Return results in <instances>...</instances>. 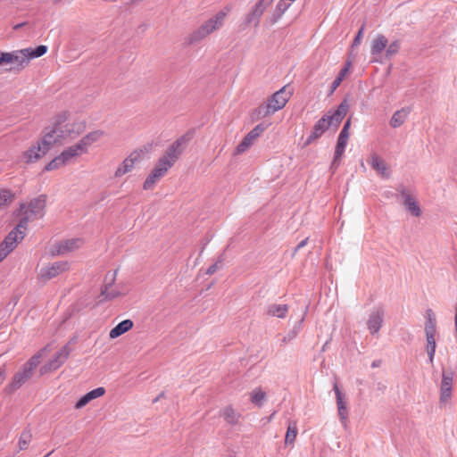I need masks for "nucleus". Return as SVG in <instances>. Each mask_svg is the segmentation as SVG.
<instances>
[{
	"label": "nucleus",
	"instance_id": "obj_32",
	"mask_svg": "<svg viewBox=\"0 0 457 457\" xmlns=\"http://www.w3.org/2000/svg\"><path fill=\"white\" fill-rule=\"evenodd\" d=\"M428 318L425 323V334L426 336L436 335V319L433 317V312L431 310L427 312Z\"/></svg>",
	"mask_w": 457,
	"mask_h": 457
},
{
	"label": "nucleus",
	"instance_id": "obj_15",
	"mask_svg": "<svg viewBox=\"0 0 457 457\" xmlns=\"http://www.w3.org/2000/svg\"><path fill=\"white\" fill-rule=\"evenodd\" d=\"M45 207V195H40L37 198H34L29 204H21V210L26 208L30 212V215H34L36 218H41L44 215Z\"/></svg>",
	"mask_w": 457,
	"mask_h": 457
},
{
	"label": "nucleus",
	"instance_id": "obj_12",
	"mask_svg": "<svg viewBox=\"0 0 457 457\" xmlns=\"http://www.w3.org/2000/svg\"><path fill=\"white\" fill-rule=\"evenodd\" d=\"M82 240L71 238L57 243L52 249V255H63L80 247Z\"/></svg>",
	"mask_w": 457,
	"mask_h": 457
},
{
	"label": "nucleus",
	"instance_id": "obj_9",
	"mask_svg": "<svg viewBox=\"0 0 457 457\" xmlns=\"http://www.w3.org/2000/svg\"><path fill=\"white\" fill-rule=\"evenodd\" d=\"M71 349L68 345L62 346L49 361L41 368V372L45 373L50 370H55L60 368L70 355Z\"/></svg>",
	"mask_w": 457,
	"mask_h": 457
},
{
	"label": "nucleus",
	"instance_id": "obj_50",
	"mask_svg": "<svg viewBox=\"0 0 457 457\" xmlns=\"http://www.w3.org/2000/svg\"><path fill=\"white\" fill-rule=\"evenodd\" d=\"M363 30H364V26L362 25L353 39V46H357L361 43V40L362 35H363Z\"/></svg>",
	"mask_w": 457,
	"mask_h": 457
},
{
	"label": "nucleus",
	"instance_id": "obj_44",
	"mask_svg": "<svg viewBox=\"0 0 457 457\" xmlns=\"http://www.w3.org/2000/svg\"><path fill=\"white\" fill-rule=\"evenodd\" d=\"M297 333H298L297 328H294L292 330H290L281 339V345H287V344L290 343L292 340H294L296 337Z\"/></svg>",
	"mask_w": 457,
	"mask_h": 457
},
{
	"label": "nucleus",
	"instance_id": "obj_3",
	"mask_svg": "<svg viewBox=\"0 0 457 457\" xmlns=\"http://www.w3.org/2000/svg\"><path fill=\"white\" fill-rule=\"evenodd\" d=\"M348 104L346 100L343 101L337 108L331 113L328 112L320 118L314 125L312 133L307 138L306 144L319 138L328 128H337L348 112Z\"/></svg>",
	"mask_w": 457,
	"mask_h": 457
},
{
	"label": "nucleus",
	"instance_id": "obj_6",
	"mask_svg": "<svg viewBox=\"0 0 457 457\" xmlns=\"http://www.w3.org/2000/svg\"><path fill=\"white\" fill-rule=\"evenodd\" d=\"M351 121L350 120H346L344 124L342 130L339 133L336 149L334 159L331 163V169L336 170L339 163L343 154L345 153V146L347 145L348 137H349V129H350Z\"/></svg>",
	"mask_w": 457,
	"mask_h": 457
},
{
	"label": "nucleus",
	"instance_id": "obj_30",
	"mask_svg": "<svg viewBox=\"0 0 457 457\" xmlns=\"http://www.w3.org/2000/svg\"><path fill=\"white\" fill-rule=\"evenodd\" d=\"M255 137L248 132L240 144L236 148V154H241L245 153L255 141Z\"/></svg>",
	"mask_w": 457,
	"mask_h": 457
},
{
	"label": "nucleus",
	"instance_id": "obj_48",
	"mask_svg": "<svg viewBox=\"0 0 457 457\" xmlns=\"http://www.w3.org/2000/svg\"><path fill=\"white\" fill-rule=\"evenodd\" d=\"M221 267H222V261L218 260L215 263H213L207 269L206 273L209 275H212L214 272H216L218 270H220Z\"/></svg>",
	"mask_w": 457,
	"mask_h": 457
},
{
	"label": "nucleus",
	"instance_id": "obj_1",
	"mask_svg": "<svg viewBox=\"0 0 457 457\" xmlns=\"http://www.w3.org/2000/svg\"><path fill=\"white\" fill-rule=\"evenodd\" d=\"M84 128V124L80 121L71 122L67 112L56 115L51 124L45 129L40 143L26 152L27 162L37 161L55 144H62L66 140L74 139L81 134Z\"/></svg>",
	"mask_w": 457,
	"mask_h": 457
},
{
	"label": "nucleus",
	"instance_id": "obj_47",
	"mask_svg": "<svg viewBox=\"0 0 457 457\" xmlns=\"http://www.w3.org/2000/svg\"><path fill=\"white\" fill-rule=\"evenodd\" d=\"M337 411H338L339 419H340L343 426L346 427V421H347V419H348V410H347V407L337 408Z\"/></svg>",
	"mask_w": 457,
	"mask_h": 457
},
{
	"label": "nucleus",
	"instance_id": "obj_39",
	"mask_svg": "<svg viewBox=\"0 0 457 457\" xmlns=\"http://www.w3.org/2000/svg\"><path fill=\"white\" fill-rule=\"evenodd\" d=\"M333 390L336 394V399H337V408L340 407H346V402L345 400L344 394L340 391L338 386L337 383L334 384Z\"/></svg>",
	"mask_w": 457,
	"mask_h": 457
},
{
	"label": "nucleus",
	"instance_id": "obj_8",
	"mask_svg": "<svg viewBox=\"0 0 457 457\" xmlns=\"http://www.w3.org/2000/svg\"><path fill=\"white\" fill-rule=\"evenodd\" d=\"M145 151L143 149H138V150L132 152L122 162V163L117 168V170H115L114 176L116 178H120V177L125 175L126 173L131 171L132 169L134 168L135 164L139 162L142 160L143 155L145 154Z\"/></svg>",
	"mask_w": 457,
	"mask_h": 457
},
{
	"label": "nucleus",
	"instance_id": "obj_5",
	"mask_svg": "<svg viewBox=\"0 0 457 457\" xmlns=\"http://www.w3.org/2000/svg\"><path fill=\"white\" fill-rule=\"evenodd\" d=\"M290 94L286 91V87H283L275 92L268 100L267 105L261 108L260 112L264 115H269L281 110L288 102Z\"/></svg>",
	"mask_w": 457,
	"mask_h": 457
},
{
	"label": "nucleus",
	"instance_id": "obj_51",
	"mask_svg": "<svg viewBox=\"0 0 457 457\" xmlns=\"http://www.w3.org/2000/svg\"><path fill=\"white\" fill-rule=\"evenodd\" d=\"M307 241H308V237H306L305 239L302 240L297 245L296 247L295 248V252H297L298 250H300L301 248H303V246L306 245L307 244Z\"/></svg>",
	"mask_w": 457,
	"mask_h": 457
},
{
	"label": "nucleus",
	"instance_id": "obj_56",
	"mask_svg": "<svg viewBox=\"0 0 457 457\" xmlns=\"http://www.w3.org/2000/svg\"><path fill=\"white\" fill-rule=\"evenodd\" d=\"M162 396H163V393L160 394V395H158L153 402L156 403Z\"/></svg>",
	"mask_w": 457,
	"mask_h": 457
},
{
	"label": "nucleus",
	"instance_id": "obj_38",
	"mask_svg": "<svg viewBox=\"0 0 457 457\" xmlns=\"http://www.w3.org/2000/svg\"><path fill=\"white\" fill-rule=\"evenodd\" d=\"M65 162L62 158L61 154L54 158L46 166V170H54L63 165H65Z\"/></svg>",
	"mask_w": 457,
	"mask_h": 457
},
{
	"label": "nucleus",
	"instance_id": "obj_58",
	"mask_svg": "<svg viewBox=\"0 0 457 457\" xmlns=\"http://www.w3.org/2000/svg\"><path fill=\"white\" fill-rule=\"evenodd\" d=\"M53 451L47 453L45 457H49L52 454Z\"/></svg>",
	"mask_w": 457,
	"mask_h": 457
},
{
	"label": "nucleus",
	"instance_id": "obj_55",
	"mask_svg": "<svg viewBox=\"0 0 457 457\" xmlns=\"http://www.w3.org/2000/svg\"><path fill=\"white\" fill-rule=\"evenodd\" d=\"M380 365V361H374L371 364L372 368H377Z\"/></svg>",
	"mask_w": 457,
	"mask_h": 457
},
{
	"label": "nucleus",
	"instance_id": "obj_28",
	"mask_svg": "<svg viewBox=\"0 0 457 457\" xmlns=\"http://www.w3.org/2000/svg\"><path fill=\"white\" fill-rule=\"evenodd\" d=\"M229 12V8L226 7L220 12H218L216 14H214L212 17H211L208 21L210 23L212 24L214 29L216 30L220 29L225 22V20L228 16V13Z\"/></svg>",
	"mask_w": 457,
	"mask_h": 457
},
{
	"label": "nucleus",
	"instance_id": "obj_17",
	"mask_svg": "<svg viewBox=\"0 0 457 457\" xmlns=\"http://www.w3.org/2000/svg\"><path fill=\"white\" fill-rule=\"evenodd\" d=\"M214 31H216V29L207 20L190 35L189 41L190 43L200 41Z\"/></svg>",
	"mask_w": 457,
	"mask_h": 457
},
{
	"label": "nucleus",
	"instance_id": "obj_45",
	"mask_svg": "<svg viewBox=\"0 0 457 457\" xmlns=\"http://www.w3.org/2000/svg\"><path fill=\"white\" fill-rule=\"evenodd\" d=\"M435 337H436V335L426 336V339H427L426 351L427 352H430V351L436 352V343Z\"/></svg>",
	"mask_w": 457,
	"mask_h": 457
},
{
	"label": "nucleus",
	"instance_id": "obj_2",
	"mask_svg": "<svg viewBox=\"0 0 457 457\" xmlns=\"http://www.w3.org/2000/svg\"><path fill=\"white\" fill-rule=\"evenodd\" d=\"M17 215L21 216L17 226L0 244V262H2L16 247L17 244L24 238L29 223L37 219L36 216L30 215V212L26 208L21 210V204L20 205Z\"/></svg>",
	"mask_w": 457,
	"mask_h": 457
},
{
	"label": "nucleus",
	"instance_id": "obj_42",
	"mask_svg": "<svg viewBox=\"0 0 457 457\" xmlns=\"http://www.w3.org/2000/svg\"><path fill=\"white\" fill-rule=\"evenodd\" d=\"M400 49V43L394 41L386 47V54L387 57H391L395 54Z\"/></svg>",
	"mask_w": 457,
	"mask_h": 457
},
{
	"label": "nucleus",
	"instance_id": "obj_29",
	"mask_svg": "<svg viewBox=\"0 0 457 457\" xmlns=\"http://www.w3.org/2000/svg\"><path fill=\"white\" fill-rule=\"evenodd\" d=\"M163 176L164 175L162 174L161 172H159V170H156L153 169V170L147 176V178L145 179V180L144 182V185H143L144 189L145 190L151 189L156 184V182L160 179H162Z\"/></svg>",
	"mask_w": 457,
	"mask_h": 457
},
{
	"label": "nucleus",
	"instance_id": "obj_18",
	"mask_svg": "<svg viewBox=\"0 0 457 457\" xmlns=\"http://www.w3.org/2000/svg\"><path fill=\"white\" fill-rule=\"evenodd\" d=\"M371 167L383 178L388 179L390 177V171L387 164L376 154H373L370 157Z\"/></svg>",
	"mask_w": 457,
	"mask_h": 457
},
{
	"label": "nucleus",
	"instance_id": "obj_26",
	"mask_svg": "<svg viewBox=\"0 0 457 457\" xmlns=\"http://www.w3.org/2000/svg\"><path fill=\"white\" fill-rule=\"evenodd\" d=\"M288 312V306L287 304H276L272 303L267 307V314L272 317L283 319L286 317Z\"/></svg>",
	"mask_w": 457,
	"mask_h": 457
},
{
	"label": "nucleus",
	"instance_id": "obj_14",
	"mask_svg": "<svg viewBox=\"0 0 457 457\" xmlns=\"http://www.w3.org/2000/svg\"><path fill=\"white\" fill-rule=\"evenodd\" d=\"M453 381V373L452 371H443L442 381L440 386V401L447 402L452 395V387Z\"/></svg>",
	"mask_w": 457,
	"mask_h": 457
},
{
	"label": "nucleus",
	"instance_id": "obj_37",
	"mask_svg": "<svg viewBox=\"0 0 457 457\" xmlns=\"http://www.w3.org/2000/svg\"><path fill=\"white\" fill-rule=\"evenodd\" d=\"M265 400V393L260 389L254 390L251 395V401L255 405L261 407Z\"/></svg>",
	"mask_w": 457,
	"mask_h": 457
},
{
	"label": "nucleus",
	"instance_id": "obj_46",
	"mask_svg": "<svg viewBox=\"0 0 457 457\" xmlns=\"http://www.w3.org/2000/svg\"><path fill=\"white\" fill-rule=\"evenodd\" d=\"M268 125L264 124V123H260L258 125H256L251 131L250 133L255 137V139H257V137H259L261 136V134L262 132H264V130L267 129Z\"/></svg>",
	"mask_w": 457,
	"mask_h": 457
},
{
	"label": "nucleus",
	"instance_id": "obj_4",
	"mask_svg": "<svg viewBox=\"0 0 457 457\" xmlns=\"http://www.w3.org/2000/svg\"><path fill=\"white\" fill-rule=\"evenodd\" d=\"M187 136H182L178 138L172 145H170L165 154L159 158L157 163L154 166V170H159L162 174L165 175L169 169H170L174 163L179 160V156L183 153L184 146L187 142Z\"/></svg>",
	"mask_w": 457,
	"mask_h": 457
},
{
	"label": "nucleus",
	"instance_id": "obj_40",
	"mask_svg": "<svg viewBox=\"0 0 457 457\" xmlns=\"http://www.w3.org/2000/svg\"><path fill=\"white\" fill-rule=\"evenodd\" d=\"M297 429L295 426H289L287 430L285 443L293 444L296 438Z\"/></svg>",
	"mask_w": 457,
	"mask_h": 457
},
{
	"label": "nucleus",
	"instance_id": "obj_10",
	"mask_svg": "<svg viewBox=\"0 0 457 457\" xmlns=\"http://www.w3.org/2000/svg\"><path fill=\"white\" fill-rule=\"evenodd\" d=\"M397 192L403 198V204L405 209L413 216L420 217L421 214V210L415 200V198L407 191L404 186L400 185L397 187Z\"/></svg>",
	"mask_w": 457,
	"mask_h": 457
},
{
	"label": "nucleus",
	"instance_id": "obj_21",
	"mask_svg": "<svg viewBox=\"0 0 457 457\" xmlns=\"http://www.w3.org/2000/svg\"><path fill=\"white\" fill-rule=\"evenodd\" d=\"M104 132L103 130H95L88 134H87L85 137H83L79 144L81 145L83 150L85 152L87 151L88 147L95 142H97L103 136Z\"/></svg>",
	"mask_w": 457,
	"mask_h": 457
},
{
	"label": "nucleus",
	"instance_id": "obj_20",
	"mask_svg": "<svg viewBox=\"0 0 457 457\" xmlns=\"http://www.w3.org/2000/svg\"><path fill=\"white\" fill-rule=\"evenodd\" d=\"M105 390L104 387L95 388L86 395H84L76 403L75 407L80 409L87 405L91 400L98 398L104 394Z\"/></svg>",
	"mask_w": 457,
	"mask_h": 457
},
{
	"label": "nucleus",
	"instance_id": "obj_23",
	"mask_svg": "<svg viewBox=\"0 0 457 457\" xmlns=\"http://www.w3.org/2000/svg\"><path fill=\"white\" fill-rule=\"evenodd\" d=\"M386 46H387L386 37L382 34L377 35V37L372 40V43H371V49H370L371 54L372 55L380 54L386 49Z\"/></svg>",
	"mask_w": 457,
	"mask_h": 457
},
{
	"label": "nucleus",
	"instance_id": "obj_22",
	"mask_svg": "<svg viewBox=\"0 0 457 457\" xmlns=\"http://www.w3.org/2000/svg\"><path fill=\"white\" fill-rule=\"evenodd\" d=\"M132 327L133 322L130 320H124L111 329L109 337L112 339L117 338L118 337L129 331Z\"/></svg>",
	"mask_w": 457,
	"mask_h": 457
},
{
	"label": "nucleus",
	"instance_id": "obj_25",
	"mask_svg": "<svg viewBox=\"0 0 457 457\" xmlns=\"http://www.w3.org/2000/svg\"><path fill=\"white\" fill-rule=\"evenodd\" d=\"M409 113V108H402L401 110L396 111L390 120V126L395 129L400 127L403 124Z\"/></svg>",
	"mask_w": 457,
	"mask_h": 457
},
{
	"label": "nucleus",
	"instance_id": "obj_57",
	"mask_svg": "<svg viewBox=\"0 0 457 457\" xmlns=\"http://www.w3.org/2000/svg\"><path fill=\"white\" fill-rule=\"evenodd\" d=\"M349 66H350V62H347V63L345 64V66L343 68V69H346V73L348 72Z\"/></svg>",
	"mask_w": 457,
	"mask_h": 457
},
{
	"label": "nucleus",
	"instance_id": "obj_16",
	"mask_svg": "<svg viewBox=\"0 0 457 457\" xmlns=\"http://www.w3.org/2000/svg\"><path fill=\"white\" fill-rule=\"evenodd\" d=\"M31 376L32 374H30L24 368H22V370L17 372L13 376L12 382L6 386V393L12 394V392L20 388Z\"/></svg>",
	"mask_w": 457,
	"mask_h": 457
},
{
	"label": "nucleus",
	"instance_id": "obj_36",
	"mask_svg": "<svg viewBox=\"0 0 457 457\" xmlns=\"http://www.w3.org/2000/svg\"><path fill=\"white\" fill-rule=\"evenodd\" d=\"M13 194L8 189L0 190V209H3L8 203L13 199Z\"/></svg>",
	"mask_w": 457,
	"mask_h": 457
},
{
	"label": "nucleus",
	"instance_id": "obj_7",
	"mask_svg": "<svg viewBox=\"0 0 457 457\" xmlns=\"http://www.w3.org/2000/svg\"><path fill=\"white\" fill-rule=\"evenodd\" d=\"M69 269L70 263L68 262H55L49 265L42 267L39 272V278L44 281H47L65 272Z\"/></svg>",
	"mask_w": 457,
	"mask_h": 457
},
{
	"label": "nucleus",
	"instance_id": "obj_53",
	"mask_svg": "<svg viewBox=\"0 0 457 457\" xmlns=\"http://www.w3.org/2000/svg\"><path fill=\"white\" fill-rule=\"evenodd\" d=\"M427 353L428 355V361H429V363L433 364L436 352L430 351V352H427Z\"/></svg>",
	"mask_w": 457,
	"mask_h": 457
},
{
	"label": "nucleus",
	"instance_id": "obj_33",
	"mask_svg": "<svg viewBox=\"0 0 457 457\" xmlns=\"http://www.w3.org/2000/svg\"><path fill=\"white\" fill-rule=\"evenodd\" d=\"M46 350V348L43 349L40 353H38L37 354H35L34 356H32L29 361L28 362H26L23 366V368L28 371L29 372L30 374H32V371L34 369H36L37 367V365L39 364L40 362V359L43 355V352H45Z\"/></svg>",
	"mask_w": 457,
	"mask_h": 457
},
{
	"label": "nucleus",
	"instance_id": "obj_31",
	"mask_svg": "<svg viewBox=\"0 0 457 457\" xmlns=\"http://www.w3.org/2000/svg\"><path fill=\"white\" fill-rule=\"evenodd\" d=\"M24 51L26 53L27 59L29 61L30 59L37 58L44 55L47 52V46L40 45L35 48H24Z\"/></svg>",
	"mask_w": 457,
	"mask_h": 457
},
{
	"label": "nucleus",
	"instance_id": "obj_27",
	"mask_svg": "<svg viewBox=\"0 0 457 457\" xmlns=\"http://www.w3.org/2000/svg\"><path fill=\"white\" fill-rule=\"evenodd\" d=\"M114 277L115 273L112 275L109 284L105 285L104 288H102L101 295L104 297V300H112L121 295L119 290L112 287Z\"/></svg>",
	"mask_w": 457,
	"mask_h": 457
},
{
	"label": "nucleus",
	"instance_id": "obj_54",
	"mask_svg": "<svg viewBox=\"0 0 457 457\" xmlns=\"http://www.w3.org/2000/svg\"><path fill=\"white\" fill-rule=\"evenodd\" d=\"M25 24H26L25 22L16 24V25L13 27V29L18 30V29H20L21 28H22Z\"/></svg>",
	"mask_w": 457,
	"mask_h": 457
},
{
	"label": "nucleus",
	"instance_id": "obj_41",
	"mask_svg": "<svg viewBox=\"0 0 457 457\" xmlns=\"http://www.w3.org/2000/svg\"><path fill=\"white\" fill-rule=\"evenodd\" d=\"M31 440V434L29 431H24L21 433L19 440L20 449H25Z\"/></svg>",
	"mask_w": 457,
	"mask_h": 457
},
{
	"label": "nucleus",
	"instance_id": "obj_11",
	"mask_svg": "<svg viewBox=\"0 0 457 457\" xmlns=\"http://www.w3.org/2000/svg\"><path fill=\"white\" fill-rule=\"evenodd\" d=\"M272 0H259L247 13L245 22L247 24H253L255 27L259 25L260 19L265 10L270 4Z\"/></svg>",
	"mask_w": 457,
	"mask_h": 457
},
{
	"label": "nucleus",
	"instance_id": "obj_13",
	"mask_svg": "<svg viewBox=\"0 0 457 457\" xmlns=\"http://www.w3.org/2000/svg\"><path fill=\"white\" fill-rule=\"evenodd\" d=\"M385 312L382 307H377L370 312L367 326L370 334H377L383 324Z\"/></svg>",
	"mask_w": 457,
	"mask_h": 457
},
{
	"label": "nucleus",
	"instance_id": "obj_34",
	"mask_svg": "<svg viewBox=\"0 0 457 457\" xmlns=\"http://www.w3.org/2000/svg\"><path fill=\"white\" fill-rule=\"evenodd\" d=\"M222 416L228 423L234 425L238 422L240 415L236 412L230 406H228L223 410Z\"/></svg>",
	"mask_w": 457,
	"mask_h": 457
},
{
	"label": "nucleus",
	"instance_id": "obj_49",
	"mask_svg": "<svg viewBox=\"0 0 457 457\" xmlns=\"http://www.w3.org/2000/svg\"><path fill=\"white\" fill-rule=\"evenodd\" d=\"M12 55L10 53L0 52V65L3 63H11Z\"/></svg>",
	"mask_w": 457,
	"mask_h": 457
},
{
	"label": "nucleus",
	"instance_id": "obj_35",
	"mask_svg": "<svg viewBox=\"0 0 457 457\" xmlns=\"http://www.w3.org/2000/svg\"><path fill=\"white\" fill-rule=\"evenodd\" d=\"M10 54L12 55L11 63L17 62L20 65H23L29 62L24 49L11 52Z\"/></svg>",
	"mask_w": 457,
	"mask_h": 457
},
{
	"label": "nucleus",
	"instance_id": "obj_52",
	"mask_svg": "<svg viewBox=\"0 0 457 457\" xmlns=\"http://www.w3.org/2000/svg\"><path fill=\"white\" fill-rule=\"evenodd\" d=\"M6 376L5 369L2 368L0 370V385L4 382Z\"/></svg>",
	"mask_w": 457,
	"mask_h": 457
},
{
	"label": "nucleus",
	"instance_id": "obj_43",
	"mask_svg": "<svg viewBox=\"0 0 457 457\" xmlns=\"http://www.w3.org/2000/svg\"><path fill=\"white\" fill-rule=\"evenodd\" d=\"M345 75L346 69H342L337 77L334 79V81L331 84V92L335 91L340 86Z\"/></svg>",
	"mask_w": 457,
	"mask_h": 457
},
{
	"label": "nucleus",
	"instance_id": "obj_59",
	"mask_svg": "<svg viewBox=\"0 0 457 457\" xmlns=\"http://www.w3.org/2000/svg\"><path fill=\"white\" fill-rule=\"evenodd\" d=\"M61 0H54V3H59Z\"/></svg>",
	"mask_w": 457,
	"mask_h": 457
},
{
	"label": "nucleus",
	"instance_id": "obj_24",
	"mask_svg": "<svg viewBox=\"0 0 457 457\" xmlns=\"http://www.w3.org/2000/svg\"><path fill=\"white\" fill-rule=\"evenodd\" d=\"M83 153L86 152L83 150L81 145L79 143H77L65 149L62 153H61V156L67 164L72 158L79 156Z\"/></svg>",
	"mask_w": 457,
	"mask_h": 457
},
{
	"label": "nucleus",
	"instance_id": "obj_19",
	"mask_svg": "<svg viewBox=\"0 0 457 457\" xmlns=\"http://www.w3.org/2000/svg\"><path fill=\"white\" fill-rule=\"evenodd\" d=\"M290 4H288L286 0H279L277 4L273 13L267 19V22L272 26L277 23L282 15L286 12V11L289 8Z\"/></svg>",
	"mask_w": 457,
	"mask_h": 457
}]
</instances>
